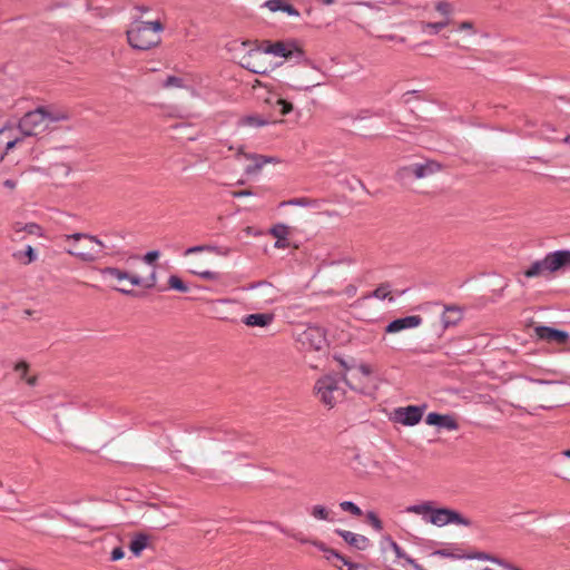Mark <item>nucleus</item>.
<instances>
[{
    "label": "nucleus",
    "instance_id": "f257e3e1",
    "mask_svg": "<svg viewBox=\"0 0 570 570\" xmlns=\"http://www.w3.org/2000/svg\"><path fill=\"white\" fill-rule=\"evenodd\" d=\"M406 512L422 515L428 522L439 528L448 524L462 525L466 528L472 525V520L464 517L459 511L445 507L435 508L432 501L410 505L406 508Z\"/></svg>",
    "mask_w": 570,
    "mask_h": 570
},
{
    "label": "nucleus",
    "instance_id": "f03ea898",
    "mask_svg": "<svg viewBox=\"0 0 570 570\" xmlns=\"http://www.w3.org/2000/svg\"><path fill=\"white\" fill-rule=\"evenodd\" d=\"M68 119L69 114L67 111L39 107L27 112L20 119L18 129L23 136H36L46 130L49 125Z\"/></svg>",
    "mask_w": 570,
    "mask_h": 570
},
{
    "label": "nucleus",
    "instance_id": "7ed1b4c3",
    "mask_svg": "<svg viewBox=\"0 0 570 570\" xmlns=\"http://www.w3.org/2000/svg\"><path fill=\"white\" fill-rule=\"evenodd\" d=\"M164 26L159 20L145 22L135 20L127 30L129 45L137 50H149L160 43Z\"/></svg>",
    "mask_w": 570,
    "mask_h": 570
},
{
    "label": "nucleus",
    "instance_id": "20e7f679",
    "mask_svg": "<svg viewBox=\"0 0 570 570\" xmlns=\"http://www.w3.org/2000/svg\"><path fill=\"white\" fill-rule=\"evenodd\" d=\"M298 61L302 62L287 72V80L291 88L298 91H306L314 87L322 86L323 81L320 79L318 69L311 65L304 56L303 59H298Z\"/></svg>",
    "mask_w": 570,
    "mask_h": 570
},
{
    "label": "nucleus",
    "instance_id": "39448f33",
    "mask_svg": "<svg viewBox=\"0 0 570 570\" xmlns=\"http://www.w3.org/2000/svg\"><path fill=\"white\" fill-rule=\"evenodd\" d=\"M314 393L318 401L328 409L334 407L345 397V389L336 375H324L314 385Z\"/></svg>",
    "mask_w": 570,
    "mask_h": 570
},
{
    "label": "nucleus",
    "instance_id": "423d86ee",
    "mask_svg": "<svg viewBox=\"0 0 570 570\" xmlns=\"http://www.w3.org/2000/svg\"><path fill=\"white\" fill-rule=\"evenodd\" d=\"M66 240H85L83 245H75L72 248L68 249L67 253L78 257L83 262H94L99 255L102 253L105 248V244L98 239L96 236L83 234V233H75L65 236Z\"/></svg>",
    "mask_w": 570,
    "mask_h": 570
},
{
    "label": "nucleus",
    "instance_id": "0eeeda50",
    "mask_svg": "<svg viewBox=\"0 0 570 570\" xmlns=\"http://www.w3.org/2000/svg\"><path fill=\"white\" fill-rule=\"evenodd\" d=\"M268 53H272L276 57H283L286 59H303L304 56V52L294 43L277 41L274 43L268 42L263 49H256L250 51L249 58L261 59Z\"/></svg>",
    "mask_w": 570,
    "mask_h": 570
},
{
    "label": "nucleus",
    "instance_id": "6e6552de",
    "mask_svg": "<svg viewBox=\"0 0 570 570\" xmlns=\"http://www.w3.org/2000/svg\"><path fill=\"white\" fill-rule=\"evenodd\" d=\"M296 341L309 351H323L327 346L325 331L316 325L307 326L297 333Z\"/></svg>",
    "mask_w": 570,
    "mask_h": 570
},
{
    "label": "nucleus",
    "instance_id": "1a4fd4ad",
    "mask_svg": "<svg viewBox=\"0 0 570 570\" xmlns=\"http://www.w3.org/2000/svg\"><path fill=\"white\" fill-rule=\"evenodd\" d=\"M356 372L357 373H352L350 376L345 373L342 377L343 383L353 391L365 393L368 387L370 376L373 373V368L371 365L363 363L356 366Z\"/></svg>",
    "mask_w": 570,
    "mask_h": 570
},
{
    "label": "nucleus",
    "instance_id": "9d476101",
    "mask_svg": "<svg viewBox=\"0 0 570 570\" xmlns=\"http://www.w3.org/2000/svg\"><path fill=\"white\" fill-rule=\"evenodd\" d=\"M104 275H109L119 282L128 281L131 286H144L151 288L156 285V273L153 272L148 278H141L138 275L129 274L116 267H106L102 269Z\"/></svg>",
    "mask_w": 570,
    "mask_h": 570
},
{
    "label": "nucleus",
    "instance_id": "9b49d317",
    "mask_svg": "<svg viewBox=\"0 0 570 570\" xmlns=\"http://www.w3.org/2000/svg\"><path fill=\"white\" fill-rule=\"evenodd\" d=\"M440 169L441 165L439 163L429 160L424 164H413L401 168L399 170V176L401 178H407L413 176L416 179H422L438 173Z\"/></svg>",
    "mask_w": 570,
    "mask_h": 570
},
{
    "label": "nucleus",
    "instance_id": "f8f14e48",
    "mask_svg": "<svg viewBox=\"0 0 570 570\" xmlns=\"http://www.w3.org/2000/svg\"><path fill=\"white\" fill-rule=\"evenodd\" d=\"M557 271L558 268L556 266L553 253H550L543 259L533 262L531 266L524 272V276L532 278L538 277L547 272L553 273Z\"/></svg>",
    "mask_w": 570,
    "mask_h": 570
},
{
    "label": "nucleus",
    "instance_id": "ddd939ff",
    "mask_svg": "<svg viewBox=\"0 0 570 570\" xmlns=\"http://www.w3.org/2000/svg\"><path fill=\"white\" fill-rule=\"evenodd\" d=\"M395 420L403 425H415L417 424L423 415L421 407L415 405H409L405 407H399L394 411Z\"/></svg>",
    "mask_w": 570,
    "mask_h": 570
},
{
    "label": "nucleus",
    "instance_id": "4468645a",
    "mask_svg": "<svg viewBox=\"0 0 570 570\" xmlns=\"http://www.w3.org/2000/svg\"><path fill=\"white\" fill-rule=\"evenodd\" d=\"M12 127L0 129V161L4 159L8 153L21 140Z\"/></svg>",
    "mask_w": 570,
    "mask_h": 570
},
{
    "label": "nucleus",
    "instance_id": "2eb2a0df",
    "mask_svg": "<svg viewBox=\"0 0 570 570\" xmlns=\"http://www.w3.org/2000/svg\"><path fill=\"white\" fill-rule=\"evenodd\" d=\"M534 332L540 340H543L547 342H556L559 344H564L569 338V334L567 332L560 331L557 328H552L549 326H537L534 328Z\"/></svg>",
    "mask_w": 570,
    "mask_h": 570
},
{
    "label": "nucleus",
    "instance_id": "dca6fc26",
    "mask_svg": "<svg viewBox=\"0 0 570 570\" xmlns=\"http://www.w3.org/2000/svg\"><path fill=\"white\" fill-rule=\"evenodd\" d=\"M422 317L419 315H411L402 318H396L389 323V325L385 327V333H397L407 328H414L421 325Z\"/></svg>",
    "mask_w": 570,
    "mask_h": 570
},
{
    "label": "nucleus",
    "instance_id": "f3484780",
    "mask_svg": "<svg viewBox=\"0 0 570 570\" xmlns=\"http://www.w3.org/2000/svg\"><path fill=\"white\" fill-rule=\"evenodd\" d=\"M335 532L354 549L366 550L370 547V539L363 534L341 529H336Z\"/></svg>",
    "mask_w": 570,
    "mask_h": 570
},
{
    "label": "nucleus",
    "instance_id": "a211bd4d",
    "mask_svg": "<svg viewBox=\"0 0 570 570\" xmlns=\"http://www.w3.org/2000/svg\"><path fill=\"white\" fill-rule=\"evenodd\" d=\"M425 422L429 425L444 428L449 431H454L459 429L456 420L450 414H439L435 412H431L426 415Z\"/></svg>",
    "mask_w": 570,
    "mask_h": 570
},
{
    "label": "nucleus",
    "instance_id": "6ab92c4d",
    "mask_svg": "<svg viewBox=\"0 0 570 570\" xmlns=\"http://www.w3.org/2000/svg\"><path fill=\"white\" fill-rule=\"evenodd\" d=\"M245 157L253 161V164L248 165L245 168V173L248 175H254L261 171L264 165L268 163H277L278 160L274 157L257 155V154H245Z\"/></svg>",
    "mask_w": 570,
    "mask_h": 570
},
{
    "label": "nucleus",
    "instance_id": "aec40b11",
    "mask_svg": "<svg viewBox=\"0 0 570 570\" xmlns=\"http://www.w3.org/2000/svg\"><path fill=\"white\" fill-rule=\"evenodd\" d=\"M264 8H267L272 12L282 11L292 17H299V12L296 8H294L287 0H267L263 4Z\"/></svg>",
    "mask_w": 570,
    "mask_h": 570
},
{
    "label": "nucleus",
    "instance_id": "412c9836",
    "mask_svg": "<svg viewBox=\"0 0 570 570\" xmlns=\"http://www.w3.org/2000/svg\"><path fill=\"white\" fill-rule=\"evenodd\" d=\"M463 317L462 309L456 305L445 306L442 314L444 328L456 325Z\"/></svg>",
    "mask_w": 570,
    "mask_h": 570
},
{
    "label": "nucleus",
    "instance_id": "4be33fe9",
    "mask_svg": "<svg viewBox=\"0 0 570 570\" xmlns=\"http://www.w3.org/2000/svg\"><path fill=\"white\" fill-rule=\"evenodd\" d=\"M248 289H258L257 297L264 299L265 302H274L275 301V288L274 286L266 282L261 281L248 286Z\"/></svg>",
    "mask_w": 570,
    "mask_h": 570
},
{
    "label": "nucleus",
    "instance_id": "5701e85b",
    "mask_svg": "<svg viewBox=\"0 0 570 570\" xmlns=\"http://www.w3.org/2000/svg\"><path fill=\"white\" fill-rule=\"evenodd\" d=\"M274 315L271 313L249 314L243 320L244 324L250 327H266L272 324Z\"/></svg>",
    "mask_w": 570,
    "mask_h": 570
},
{
    "label": "nucleus",
    "instance_id": "b1692460",
    "mask_svg": "<svg viewBox=\"0 0 570 570\" xmlns=\"http://www.w3.org/2000/svg\"><path fill=\"white\" fill-rule=\"evenodd\" d=\"M13 370L19 374L20 380L24 381L29 386H35L38 382L36 375L28 376L29 364L26 361L16 363Z\"/></svg>",
    "mask_w": 570,
    "mask_h": 570
},
{
    "label": "nucleus",
    "instance_id": "393cba45",
    "mask_svg": "<svg viewBox=\"0 0 570 570\" xmlns=\"http://www.w3.org/2000/svg\"><path fill=\"white\" fill-rule=\"evenodd\" d=\"M200 252H210V253H215L217 255H223V256H227L230 252L229 248H220V247H217V246H214V245H199V246H194V247H189L185 250V256H188L190 254H195V253H200Z\"/></svg>",
    "mask_w": 570,
    "mask_h": 570
},
{
    "label": "nucleus",
    "instance_id": "a878e982",
    "mask_svg": "<svg viewBox=\"0 0 570 570\" xmlns=\"http://www.w3.org/2000/svg\"><path fill=\"white\" fill-rule=\"evenodd\" d=\"M149 537L145 533H137L130 541L129 549L136 556H140L142 550L148 546Z\"/></svg>",
    "mask_w": 570,
    "mask_h": 570
},
{
    "label": "nucleus",
    "instance_id": "bb28decb",
    "mask_svg": "<svg viewBox=\"0 0 570 570\" xmlns=\"http://www.w3.org/2000/svg\"><path fill=\"white\" fill-rule=\"evenodd\" d=\"M390 547L394 551L396 558L404 559L406 563L412 566L415 570H425L421 564H419L414 559L407 556L403 549L391 538H389Z\"/></svg>",
    "mask_w": 570,
    "mask_h": 570
},
{
    "label": "nucleus",
    "instance_id": "cd10ccee",
    "mask_svg": "<svg viewBox=\"0 0 570 570\" xmlns=\"http://www.w3.org/2000/svg\"><path fill=\"white\" fill-rule=\"evenodd\" d=\"M419 24H420L422 32L430 33V35H436L449 24V20H443V21H438V22L420 21Z\"/></svg>",
    "mask_w": 570,
    "mask_h": 570
},
{
    "label": "nucleus",
    "instance_id": "c85d7f7f",
    "mask_svg": "<svg viewBox=\"0 0 570 570\" xmlns=\"http://www.w3.org/2000/svg\"><path fill=\"white\" fill-rule=\"evenodd\" d=\"M318 202L316 199L301 197L292 198L281 203V206H303V207H316Z\"/></svg>",
    "mask_w": 570,
    "mask_h": 570
},
{
    "label": "nucleus",
    "instance_id": "c756f323",
    "mask_svg": "<svg viewBox=\"0 0 570 570\" xmlns=\"http://www.w3.org/2000/svg\"><path fill=\"white\" fill-rule=\"evenodd\" d=\"M13 229L16 233L26 232L30 235H41V227L36 223H29V224H22V223H16L13 225Z\"/></svg>",
    "mask_w": 570,
    "mask_h": 570
},
{
    "label": "nucleus",
    "instance_id": "7c9ffc66",
    "mask_svg": "<svg viewBox=\"0 0 570 570\" xmlns=\"http://www.w3.org/2000/svg\"><path fill=\"white\" fill-rule=\"evenodd\" d=\"M312 544L314 547H316L317 549H320L321 551H323L324 553H331V556H334V558L342 562V563H347V559L345 557H343L341 553H338L336 550L332 549V548H328L325 543H323L322 541H318V540H313L312 541Z\"/></svg>",
    "mask_w": 570,
    "mask_h": 570
},
{
    "label": "nucleus",
    "instance_id": "2f4dec72",
    "mask_svg": "<svg viewBox=\"0 0 570 570\" xmlns=\"http://www.w3.org/2000/svg\"><path fill=\"white\" fill-rule=\"evenodd\" d=\"M309 513L316 520H325V521L331 520V517H330L331 511L326 507L321 505V504H316V505L312 507Z\"/></svg>",
    "mask_w": 570,
    "mask_h": 570
},
{
    "label": "nucleus",
    "instance_id": "473e14b6",
    "mask_svg": "<svg viewBox=\"0 0 570 570\" xmlns=\"http://www.w3.org/2000/svg\"><path fill=\"white\" fill-rule=\"evenodd\" d=\"M556 266L558 271L564 266H570V250L553 252Z\"/></svg>",
    "mask_w": 570,
    "mask_h": 570
},
{
    "label": "nucleus",
    "instance_id": "72a5a7b5",
    "mask_svg": "<svg viewBox=\"0 0 570 570\" xmlns=\"http://www.w3.org/2000/svg\"><path fill=\"white\" fill-rule=\"evenodd\" d=\"M271 234L279 242H286L289 230L286 225L277 224L271 228Z\"/></svg>",
    "mask_w": 570,
    "mask_h": 570
},
{
    "label": "nucleus",
    "instance_id": "f704fd0d",
    "mask_svg": "<svg viewBox=\"0 0 570 570\" xmlns=\"http://www.w3.org/2000/svg\"><path fill=\"white\" fill-rule=\"evenodd\" d=\"M268 124V120L259 116H247L240 119V125L250 127H262Z\"/></svg>",
    "mask_w": 570,
    "mask_h": 570
},
{
    "label": "nucleus",
    "instance_id": "c9c22d12",
    "mask_svg": "<svg viewBox=\"0 0 570 570\" xmlns=\"http://www.w3.org/2000/svg\"><path fill=\"white\" fill-rule=\"evenodd\" d=\"M168 285L170 288L181 293L188 292V286L176 275H171L168 278Z\"/></svg>",
    "mask_w": 570,
    "mask_h": 570
},
{
    "label": "nucleus",
    "instance_id": "e433bc0d",
    "mask_svg": "<svg viewBox=\"0 0 570 570\" xmlns=\"http://www.w3.org/2000/svg\"><path fill=\"white\" fill-rule=\"evenodd\" d=\"M193 274L198 275L199 277L208 281H217L219 278V274L212 271L202 269L200 266H197L190 271Z\"/></svg>",
    "mask_w": 570,
    "mask_h": 570
},
{
    "label": "nucleus",
    "instance_id": "4c0bfd02",
    "mask_svg": "<svg viewBox=\"0 0 570 570\" xmlns=\"http://www.w3.org/2000/svg\"><path fill=\"white\" fill-rule=\"evenodd\" d=\"M434 8L440 14L444 17H450L454 12L453 4L448 1H439L435 3Z\"/></svg>",
    "mask_w": 570,
    "mask_h": 570
},
{
    "label": "nucleus",
    "instance_id": "58836bf2",
    "mask_svg": "<svg viewBox=\"0 0 570 570\" xmlns=\"http://www.w3.org/2000/svg\"><path fill=\"white\" fill-rule=\"evenodd\" d=\"M340 508L343 511L350 512L353 515L360 517L362 515V510L352 501H343L340 503Z\"/></svg>",
    "mask_w": 570,
    "mask_h": 570
},
{
    "label": "nucleus",
    "instance_id": "ea45409f",
    "mask_svg": "<svg viewBox=\"0 0 570 570\" xmlns=\"http://www.w3.org/2000/svg\"><path fill=\"white\" fill-rule=\"evenodd\" d=\"M366 519L368 523L373 527V529H375L376 531H381L383 529V523L375 512L368 511L366 513Z\"/></svg>",
    "mask_w": 570,
    "mask_h": 570
},
{
    "label": "nucleus",
    "instance_id": "a19ab883",
    "mask_svg": "<svg viewBox=\"0 0 570 570\" xmlns=\"http://www.w3.org/2000/svg\"><path fill=\"white\" fill-rule=\"evenodd\" d=\"M465 558L468 559H480V560H490V561H493V562H497L499 564H504L503 561L497 559L495 557H492L485 552H475V553H472V554H468L465 556Z\"/></svg>",
    "mask_w": 570,
    "mask_h": 570
},
{
    "label": "nucleus",
    "instance_id": "79ce46f5",
    "mask_svg": "<svg viewBox=\"0 0 570 570\" xmlns=\"http://www.w3.org/2000/svg\"><path fill=\"white\" fill-rule=\"evenodd\" d=\"M390 295V285L381 284L374 292L373 296L379 299H385Z\"/></svg>",
    "mask_w": 570,
    "mask_h": 570
},
{
    "label": "nucleus",
    "instance_id": "37998d69",
    "mask_svg": "<svg viewBox=\"0 0 570 570\" xmlns=\"http://www.w3.org/2000/svg\"><path fill=\"white\" fill-rule=\"evenodd\" d=\"M432 556H440V557H444V558H449V559H453V560L465 558V556L456 554V553L450 551L449 549L436 550L432 553Z\"/></svg>",
    "mask_w": 570,
    "mask_h": 570
},
{
    "label": "nucleus",
    "instance_id": "c03bdc74",
    "mask_svg": "<svg viewBox=\"0 0 570 570\" xmlns=\"http://www.w3.org/2000/svg\"><path fill=\"white\" fill-rule=\"evenodd\" d=\"M458 30L475 35L476 30L472 21H462L458 24Z\"/></svg>",
    "mask_w": 570,
    "mask_h": 570
},
{
    "label": "nucleus",
    "instance_id": "a18cd8bd",
    "mask_svg": "<svg viewBox=\"0 0 570 570\" xmlns=\"http://www.w3.org/2000/svg\"><path fill=\"white\" fill-rule=\"evenodd\" d=\"M253 59H254V60H257V59H255V58H253ZM246 67H247L250 71H253V72H255V73H265V72L267 71V68H266V67H264V66H262V65H259V63H257V61H253V62H252V61H248V62H247V65H246Z\"/></svg>",
    "mask_w": 570,
    "mask_h": 570
},
{
    "label": "nucleus",
    "instance_id": "49530a36",
    "mask_svg": "<svg viewBox=\"0 0 570 570\" xmlns=\"http://www.w3.org/2000/svg\"><path fill=\"white\" fill-rule=\"evenodd\" d=\"M276 105L281 107V115L285 116L293 110V105L284 99H278Z\"/></svg>",
    "mask_w": 570,
    "mask_h": 570
},
{
    "label": "nucleus",
    "instance_id": "de8ad7c7",
    "mask_svg": "<svg viewBox=\"0 0 570 570\" xmlns=\"http://www.w3.org/2000/svg\"><path fill=\"white\" fill-rule=\"evenodd\" d=\"M164 87H183V79L175 76H169L164 82Z\"/></svg>",
    "mask_w": 570,
    "mask_h": 570
},
{
    "label": "nucleus",
    "instance_id": "09e8293b",
    "mask_svg": "<svg viewBox=\"0 0 570 570\" xmlns=\"http://www.w3.org/2000/svg\"><path fill=\"white\" fill-rule=\"evenodd\" d=\"M370 118H371V111L368 109L361 110L355 116H352L353 121H356V120L363 121V120H366Z\"/></svg>",
    "mask_w": 570,
    "mask_h": 570
},
{
    "label": "nucleus",
    "instance_id": "8fccbe9b",
    "mask_svg": "<svg viewBox=\"0 0 570 570\" xmlns=\"http://www.w3.org/2000/svg\"><path fill=\"white\" fill-rule=\"evenodd\" d=\"M23 254L27 257V261H24L23 264H30L37 258L36 253L30 245L27 246L26 252Z\"/></svg>",
    "mask_w": 570,
    "mask_h": 570
},
{
    "label": "nucleus",
    "instance_id": "3c124183",
    "mask_svg": "<svg viewBox=\"0 0 570 570\" xmlns=\"http://www.w3.org/2000/svg\"><path fill=\"white\" fill-rule=\"evenodd\" d=\"M159 252L158 250H151V252H148L145 256H144V261L147 263V264H153L155 261H157L159 258Z\"/></svg>",
    "mask_w": 570,
    "mask_h": 570
},
{
    "label": "nucleus",
    "instance_id": "603ef678",
    "mask_svg": "<svg viewBox=\"0 0 570 570\" xmlns=\"http://www.w3.org/2000/svg\"><path fill=\"white\" fill-rule=\"evenodd\" d=\"M337 568L343 569V566L347 567V570H367L364 566L352 563L347 560V563H342V566L335 564Z\"/></svg>",
    "mask_w": 570,
    "mask_h": 570
},
{
    "label": "nucleus",
    "instance_id": "864d4df0",
    "mask_svg": "<svg viewBox=\"0 0 570 570\" xmlns=\"http://www.w3.org/2000/svg\"><path fill=\"white\" fill-rule=\"evenodd\" d=\"M110 558H111L112 561H118V560L122 559L124 558V550L120 547L115 548L111 551V557Z\"/></svg>",
    "mask_w": 570,
    "mask_h": 570
},
{
    "label": "nucleus",
    "instance_id": "5fc2aeb1",
    "mask_svg": "<svg viewBox=\"0 0 570 570\" xmlns=\"http://www.w3.org/2000/svg\"><path fill=\"white\" fill-rule=\"evenodd\" d=\"M232 195H233V197L239 198V197L250 196L252 191L248 189H243V190L233 191Z\"/></svg>",
    "mask_w": 570,
    "mask_h": 570
},
{
    "label": "nucleus",
    "instance_id": "6e6d98bb",
    "mask_svg": "<svg viewBox=\"0 0 570 570\" xmlns=\"http://www.w3.org/2000/svg\"><path fill=\"white\" fill-rule=\"evenodd\" d=\"M3 186L10 190H13L17 187V181L13 179H7L3 181Z\"/></svg>",
    "mask_w": 570,
    "mask_h": 570
},
{
    "label": "nucleus",
    "instance_id": "4d7b16f0",
    "mask_svg": "<svg viewBox=\"0 0 570 570\" xmlns=\"http://www.w3.org/2000/svg\"><path fill=\"white\" fill-rule=\"evenodd\" d=\"M293 538L299 540L302 543H311L312 544V541H313V540H309L307 538H301V537H298L296 534H294Z\"/></svg>",
    "mask_w": 570,
    "mask_h": 570
},
{
    "label": "nucleus",
    "instance_id": "13d9d810",
    "mask_svg": "<svg viewBox=\"0 0 570 570\" xmlns=\"http://www.w3.org/2000/svg\"><path fill=\"white\" fill-rule=\"evenodd\" d=\"M286 246H287V240L286 242H279V239H276L275 247L284 248Z\"/></svg>",
    "mask_w": 570,
    "mask_h": 570
},
{
    "label": "nucleus",
    "instance_id": "bf43d9fd",
    "mask_svg": "<svg viewBox=\"0 0 570 570\" xmlns=\"http://www.w3.org/2000/svg\"><path fill=\"white\" fill-rule=\"evenodd\" d=\"M116 289L119 291L122 294H126V295H130V294L134 293L131 289H127L125 287H119V288H116Z\"/></svg>",
    "mask_w": 570,
    "mask_h": 570
},
{
    "label": "nucleus",
    "instance_id": "052dcab7",
    "mask_svg": "<svg viewBox=\"0 0 570 570\" xmlns=\"http://www.w3.org/2000/svg\"><path fill=\"white\" fill-rule=\"evenodd\" d=\"M341 364H342V366L346 370V372H347V371H353V370H355V371H356V367H353V366L347 365L344 361H341Z\"/></svg>",
    "mask_w": 570,
    "mask_h": 570
},
{
    "label": "nucleus",
    "instance_id": "680f3d73",
    "mask_svg": "<svg viewBox=\"0 0 570 570\" xmlns=\"http://www.w3.org/2000/svg\"><path fill=\"white\" fill-rule=\"evenodd\" d=\"M135 9L140 11V12H146L147 11V8H145L142 6H137V7H135Z\"/></svg>",
    "mask_w": 570,
    "mask_h": 570
},
{
    "label": "nucleus",
    "instance_id": "e2e57ef3",
    "mask_svg": "<svg viewBox=\"0 0 570 570\" xmlns=\"http://www.w3.org/2000/svg\"><path fill=\"white\" fill-rule=\"evenodd\" d=\"M562 455L570 459V449L562 451Z\"/></svg>",
    "mask_w": 570,
    "mask_h": 570
},
{
    "label": "nucleus",
    "instance_id": "0e129e2a",
    "mask_svg": "<svg viewBox=\"0 0 570 570\" xmlns=\"http://www.w3.org/2000/svg\"><path fill=\"white\" fill-rule=\"evenodd\" d=\"M503 566H504V567H507V568H509L510 570H521V569H519V568L511 567V566H509V564H507V563H504Z\"/></svg>",
    "mask_w": 570,
    "mask_h": 570
},
{
    "label": "nucleus",
    "instance_id": "69168bd1",
    "mask_svg": "<svg viewBox=\"0 0 570 570\" xmlns=\"http://www.w3.org/2000/svg\"><path fill=\"white\" fill-rule=\"evenodd\" d=\"M334 1L335 0H323V3L330 6V4L334 3Z\"/></svg>",
    "mask_w": 570,
    "mask_h": 570
},
{
    "label": "nucleus",
    "instance_id": "338daca9",
    "mask_svg": "<svg viewBox=\"0 0 570 570\" xmlns=\"http://www.w3.org/2000/svg\"><path fill=\"white\" fill-rule=\"evenodd\" d=\"M62 167H65V174L68 175L70 173V167L68 166H65V165H61Z\"/></svg>",
    "mask_w": 570,
    "mask_h": 570
},
{
    "label": "nucleus",
    "instance_id": "774afa93",
    "mask_svg": "<svg viewBox=\"0 0 570 570\" xmlns=\"http://www.w3.org/2000/svg\"><path fill=\"white\" fill-rule=\"evenodd\" d=\"M563 141L570 146V135H568V136L563 139Z\"/></svg>",
    "mask_w": 570,
    "mask_h": 570
}]
</instances>
